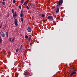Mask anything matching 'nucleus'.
Here are the masks:
<instances>
[{
  "label": "nucleus",
  "mask_w": 77,
  "mask_h": 77,
  "mask_svg": "<svg viewBox=\"0 0 77 77\" xmlns=\"http://www.w3.org/2000/svg\"><path fill=\"white\" fill-rule=\"evenodd\" d=\"M12 12L13 15V17L14 19V23L16 26L17 25V19L15 18L17 16V13L15 12L14 14V9H12Z\"/></svg>",
  "instance_id": "obj_1"
},
{
  "label": "nucleus",
  "mask_w": 77,
  "mask_h": 77,
  "mask_svg": "<svg viewBox=\"0 0 77 77\" xmlns=\"http://www.w3.org/2000/svg\"><path fill=\"white\" fill-rule=\"evenodd\" d=\"M62 3H63V0H60L59 2L57 3V7H59L61 5H62Z\"/></svg>",
  "instance_id": "obj_2"
},
{
  "label": "nucleus",
  "mask_w": 77,
  "mask_h": 77,
  "mask_svg": "<svg viewBox=\"0 0 77 77\" xmlns=\"http://www.w3.org/2000/svg\"><path fill=\"white\" fill-rule=\"evenodd\" d=\"M48 19L50 21H52L53 20V17L51 16H49L48 17Z\"/></svg>",
  "instance_id": "obj_3"
},
{
  "label": "nucleus",
  "mask_w": 77,
  "mask_h": 77,
  "mask_svg": "<svg viewBox=\"0 0 77 77\" xmlns=\"http://www.w3.org/2000/svg\"><path fill=\"white\" fill-rule=\"evenodd\" d=\"M27 30L29 32H32V29L30 27H28L27 29Z\"/></svg>",
  "instance_id": "obj_4"
},
{
  "label": "nucleus",
  "mask_w": 77,
  "mask_h": 77,
  "mask_svg": "<svg viewBox=\"0 0 77 77\" xmlns=\"http://www.w3.org/2000/svg\"><path fill=\"white\" fill-rule=\"evenodd\" d=\"M59 12V8L57 7V10L56 11V14H57V13H58Z\"/></svg>",
  "instance_id": "obj_5"
},
{
  "label": "nucleus",
  "mask_w": 77,
  "mask_h": 77,
  "mask_svg": "<svg viewBox=\"0 0 77 77\" xmlns=\"http://www.w3.org/2000/svg\"><path fill=\"white\" fill-rule=\"evenodd\" d=\"M1 33V35L2 36V37H5V33H4L3 32H2Z\"/></svg>",
  "instance_id": "obj_6"
},
{
  "label": "nucleus",
  "mask_w": 77,
  "mask_h": 77,
  "mask_svg": "<svg viewBox=\"0 0 77 77\" xmlns=\"http://www.w3.org/2000/svg\"><path fill=\"white\" fill-rule=\"evenodd\" d=\"M75 73H76V72H72L71 74L70 75V76H72V75H73V74H75Z\"/></svg>",
  "instance_id": "obj_7"
},
{
  "label": "nucleus",
  "mask_w": 77,
  "mask_h": 77,
  "mask_svg": "<svg viewBox=\"0 0 77 77\" xmlns=\"http://www.w3.org/2000/svg\"><path fill=\"white\" fill-rule=\"evenodd\" d=\"M24 0H21L20 2L22 4H23V3H24Z\"/></svg>",
  "instance_id": "obj_8"
},
{
  "label": "nucleus",
  "mask_w": 77,
  "mask_h": 77,
  "mask_svg": "<svg viewBox=\"0 0 77 77\" xmlns=\"http://www.w3.org/2000/svg\"><path fill=\"white\" fill-rule=\"evenodd\" d=\"M28 3V2H27V1H26L24 3V5H27V3Z\"/></svg>",
  "instance_id": "obj_9"
},
{
  "label": "nucleus",
  "mask_w": 77,
  "mask_h": 77,
  "mask_svg": "<svg viewBox=\"0 0 77 77\" xmlns=\"http://www.w3.org/2000/svg\"><path fill=\"white\" fill-rule=\"evenodd\" d=\"M23 14H21L20 13V17H21V18H22L23 17Z\"/></svg>",
  "instance_id": "obj_10"
},
{
  "label": "nucleus",
  "mask_w": 77,
  "mask_h": 77,
  "mask_svg": "<svg viewBox=\"0 0 77 77\" xmlns=\"http://www.w3.org/2000/svg\"><path fill=\"white\" fill-rule=\"evenodd\" d=\"M23 13H24V11H23V10H21V13L20 14H23Z\"/></svg>",
  "instance_id": "obj_11"
},
{
  "label": "nucleus",
  "mask_w": 77,
  "mask_h": 77,
  "mask_svg": "<svg viewBox=\"0 0 77 77\" xmlns=\"http://www.w3.org/2000/svg\"><path fill=\"white\" fill-rule=\"evenodd\" d=\"M20 20L22 22H23V17H21Z\"/></svg>",
  "instance_id": "obj_12"
},
{
  "label": "nucleus",
  "mask_w": 77,
  "mask_h": 77,
  "mask_svg": "<svg viewBox=\"0 0 77 77\" xmlns=\"http://www.w3.org/2000/svg\"><path fill=\"white\" fill-rule=\"evenodd\" d=\"M14 41H15V38H14L12 40V41H11V42H14Z\"/></svg>",
  "instance_id": "obj_13"
},
{
  "label": "nucleus",
  "mask_w": 77,
  "mask_h": 77,
  "mask_svg": "<svg viewBox=\"0 0 77 77\" xmlns=\"http://www.w3.org/2000/svg\"><path fill=\"white\" fill-rule=\"evenodd\" d=\"M30 39H31V38H30V37H29L28 39V41H30Z\"/></svg>",
  "instance_id": "obj_14"
},
{
  "label": "nucleus",
  "mask_w": 77,
  "mask_h": 77,
  "mask_svg": "<svg viewBox=\"0 0 77 77\" xmlns=\"http://www.w3.org/2000/svg\"><path fill=\"white\" fill-rule=\"evenodd\" d=\"M25 38H26V39H27L28 38V36L27 35H26L25 36Z\"/></svg>",
  "instance_id": "obj_15"
},
{
  "label": "nucleus",
  "mask_w": 77,
  "mask_h": 77,
  "mask_svg": "<svg viewBox=\"0 0 77 77\" xmlns=\"http://www.w3.org/2000/svg\"><path fill=\"white\" fill-rule=\"evenodd\" d=\"M42 18H44L45 17V15L43 14H42Z\"/></svg>",
  "instance_id": "obj_16"
},
{
  "label": "nucleus",
  "mask_w": 77,
  "mask_h": 77,
  "mask_svg": "<svg viewBox=\"0 0 77 77\" xmlns=\"http://www.w3.org/2000/svg\"><path fill=\"white\" fill-rule=\"evenodd\" d=\"M20 50H22V49H23V46L21 45L20 48Z\"/></svg>",
  "instance_id": "obj_17"
},
{
  "label": "nucleus",
  "mask_w": 77,
  "mask_h": 77,
  "mask_svg": "<svg viewBox=\"0 0 77 77\" xmlns=\"http://www.w3.org/2000/svg\"><path fill=\"white\" fill-rule=\"evenodd\" d=\"M2 5H4V6H5V2H2Z\"/></svg>",
  "instance_id": "obj_18"
},
{
  "label": "nucleus",
  "mask_w": 77,
  "mask_h": 77,
  "mask_svg": "<svg viewBox=\"0 0 77 77\" xmlns=\"http://www.w3.org/2000/svg\"><path fill=\"white\" fill-rule=\"evenodd\" d=\"M16 2V1L15 0H13V3H15Z\"/></svg>",
  "instance_id": "obj_19"
},
{
  "label": "nucleus",
  "mask_w": 77,
  "mask_h": 77,
  "mask_svg": "<svg viewBox=\"0 0 77 77\" xmlns=\"http://www.w3.org/2000/svg\"><path fill=\"white\" fill-rule=\"evenodd\" d=\"M18 50H19V49H18V48H17L16 49V52H18Z\"/></svg>",
  "instance_id": "obj_20"
},
{
  "label": "nucleus",
  "mask_w": 77,
  "mask_h": 77,
  "mask_svg": "<svg viewBox=\"0 0 77 77\" xmlns=\"http://www.w3.org/2000/svg\"><path fill=\"white\" fill-rule=\"evenodd\" d=\"M6 35L7 37H8V32H6Z\"/></svg>",
  "instance_id": "obj_21"
},
{
  "label": "nucleus",
  "mask_w": 77,
  "mask_h": 77,
  "mask_svg": "<svg viewBox=\"0 0 77 77\" xmlns=\"http://www.w3.org/2000/svg\"><path fill=\"white\" fill-rule=\"evenodd\" d=\"M19 9H21V6H19Z\"/></svg>",
  "instance_id": "obj_22"
},
{
  "label": "nucleus",
  "mask_w": 77,
  "mask_h": 77,
  "mask_svg": "<svg viewBox=\"0 0 77 77\" xmlns=\"http://www.w3.org/2000/svg\"><path fill=\"white\" fill-rule=\"evenodd\" d=\"M24 75H27V72H25V73H24Z\"/></svg>",
  "instance_id": "obj_23"
},
{
  "label": "nucleus",
  "mask_w": 77,
  "mask_h": 77,
  "mask_svg": "<svg viewBox=\"0 0 77 77\" xmlns=\"http://www.w3.org/2000/svg\"><path fill=\"white\" fill-rule=\"evenodd\" d=\"M26 8L27 9H29V7L28 6H27Z\"/></svg>",
  "instance_id": "obj_24"
},
{
  "label": "nucleus",
  "mask_w": 77,
  "mask_h": 77,
  "mask_svg": "<svg viewBox=\"0 0 77 77\" xmlns=\"http://www.w3.org/2000/svg\"><path fill=\"white\" fill-rule=\"evenodd\" d=\"M11 38H9V41L10 42H11Z\"/></svg>",
  "instance_id": "obj_25"
},
{
  "label": "nucleus",
  "mask_w": 77,
  "mask_h": 77,
  "mask_svg": "<svg viewBox=\"0 0 77 77\" xmlns=\"http://www.w3.org/2000/svg\"><path fill=\"white\" fill-rule=\"evenodd\" d=\"M2 42V39H0V43Z\"/></svg>",
  "instance_id": "obj_26"
},
{
  "label": "nucleus",
  "mask_w": 77,
  "mask_h": 77,
  "mask_svg": "<svg viewBox=\"0 0 77 77\" xmlns=\"http://www.w3.org/2000/svg\"><path fill=\"white\" fill-rule=\"evenodd\" d=\"M2 28V26L0 25V28Z\"/></svg>",
  "instance_id": "obj_27"
},
{
  "label": "nucleus",
  "mask_w": 77,
  "mask_h": 77,
  "mask_svg": "<svg viewBox=\"0 0 77 77\" xmlns=\"http://www.w3.org/2000/svg\"><path fill=\"white\" fill-rule=\"evenodd\" d=\"M3 2H5V1H6V0H3Z\"/></svg>",
  "instance_id": "obj_28"
},
{
  "label": "nucleus",
  "mask_w": 77,
  "mask_h": 77,
  "mask_svg": "<svg viewBox=\"0 0 77 77\" xmlns=\"http://www.w3.org/2000/svg\"><path fill=\"white\" fill-rule=\"evenodd\" d=\"M12 76H13V75H12Z\"/></svg>",
  "instance_id": "obj_29"
}]
</instances>
